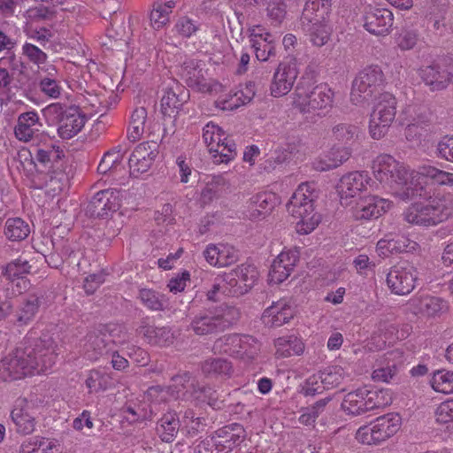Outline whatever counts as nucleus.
I'll use <instances>...</instances> for the list:
<instances>
[{"instance_id":"nucleus-56","label":"nucleus","mask_w":453,"mask_h":453,"mask_svg":"<svg viewBox=\"0 0 453 453\" xmlns=\"http://www.w3.org/2000/svg\"><path fill=\"white\" fill-rule=\"evenodd\" d=\"M434 418L437 424L446 425L453 422V403L448 399L441 403L434 411Z\"/></svg>"},{"instance_id":"nucleus-2","label":"nucleus","mask_w":453,"mask_h":453,"mask_svg":"<svg viewBox=\"0 0 453 453\" xmlns=\"http://www.w3.org/2000/svg\"><path fill=\"white\" fill-rule=\"evenodd\" d=\"M371 169L373 178L393 196L408 200L419 195L418 184L414 183V173H409L406 167L391 155L375 157Z\"/></svg>"},{"instance_id":"nucleus-49","label":"nucleus","mask_w":453,"mask_h":453,"mask_svg":"<svg viewBox=\"0 0 453 453\" xmlns=\"http://www.w3.org/2000/svg\"><path fill=\"white\" fill-rule=\"evenodd\" d=\"M332 400L331 397H326L317 401L311 406L303 408L302 414L298 418L300 424L303 426H313L319 416L325 411L327 403Z\"/></svg>"},{"instance_id":"nucleus-61","label":"nucleus","mask_w":453,"mask_h":453,"mask_svg":"<svg viewBox=\"0 0 453 453\" xmlns=\"http://www.w3.org/2000/svg\"><path fill=\"white\" fill-rule=\"evenodd\" d=\"M201 368L205 375L216 376L225 372L226 361L223 358L208 359L202 364Z\"/></svg>"},{"instance_id":"nucleus-44","label":"nucleus","mask_w":453,"mask_h":453,"mask_svg":"<svg viewBox=\"0 0 453 453\" xmlns=\"http://www.w3.org/2000/svg\"><path fill=\"white\" fill-rule=\"evenodd\" d=\"M126 151L127 150L123 146L118 145L105 152L98 165V173L106 174L115 171L120 165Z\"/></svg>"},{"instance_id":"nucleus-27","label":"nucleus","mask_w":453,"mask_h":453,"mask_svg":"<svg viewBox=\"0 0 453 453\" xmlns=\"http://www.w3.org/2000/svg\"><path fill=\"white\" fill-rule=\"evenodd\" d=\"M228 352L242 359L255 358L259 350V342L250 335L231 334L228 335Z\"/></svg>"},{"instance_id":"nucleus-12","label":"nucleus","mask_w":453,"mask_h":453,"mask_svg":"<svg viewBox=\"0 0 453 453\" xmlns=\"http://www.w3.org/2000/svg\"><path fill=\"white\" fill-rule=\"evenodd\" d=\"M363 26L366 31L375 35H388L394 24V14L388 8L367 5L362 16Z\"/></svg>"},{"instance_id":"nucleus-53","label":"nucleus","mask_w":453,"mask_h":453,"mask_svg":"<svg viewBox=\"0 0 453 453\" xmlns=\"http://www.w3.org/2000/svg\"><path fill=\"white\" fill-rule=\"evenodd\" d=\"M417 302L419 311H442L449 309L448 303L436 296L421 295Z\"/></svg>"},{"instance_id":"nucleus-6","label":"nucleus","mask_w":453,"mask_h":453,"mask_svg":"<svg viewBox=\"0 0 453 453\" xmlns=\"http://www.w3.org/2000/svg\"><path fill=\"white\" fill-rule=\"evenodd\" d=\"M396 113V99L388 92L380 94L374 98L369 119L368 132L374 140L383 138L388 132Z\"/></svg>"},{"instance_id":"nucleus-10","label":"nucleus","mask_w":453,"mask_h":453,"mask_svg":"<svg viewBox=\"0 0 453 453\" xmlns=\"http://www.w3.org/2000/svg\"><path fill=\"white\" fill-rule=\"evenodd\" d=\"M392 208V201L369 194L356 199L355 203L349 206V212L357 220H371L379 219Z\"/></svg>"},{"instance_id":"nucleus-34","label":"nucleus","mask_w":453,"mask_h":453,"mask_svg":"<svg viewBox=\"0 0 453 453\" xmlns=\"http://www.w3.org/2000/svg\"><path fill=\"white\" fill-rule=\"evenodd\" d=\"M34 152H30L32 159L35 164H40L45 169H50L57 163L63 156V150L53 142H43L38 144L34 149Z\"/></svg>"},{"instance_id":"nucleus-7","label":"nucleus","mask_w":453,"mask_h":453,"mask_svg":"<svg viewBox=\"0 0 453 453\" xmlns=\"http://www.w3.org/2000/svg\"><path fill=\"white\" fill-rule=\"evenodd\" d=\"M334 102L331 88L321 83L316 86H298L293 94V104L303 112L327 111Z\"/></svg>"},{"instance_id":"nucleus-30","label":"nucleus","mask_w":453,"mask_h":453,"mask_svg":"<svg viewBox=\"0 0 453 453\" xmlns=\"http://www.w3.org/2000/svg\"><path fill=\"white\" fill-rule=\"evenodd\" d=\"M349 157V151L345 147H333L326 153L318 157L312 162L315 170L325 172L339 167Z\"/></svg>"},{"instance_id":"nucleus-45","label":"nucleus","mask_w":453,"mask_h":453,"mask_svg":"<svg viewBox=\"0 0 453 453\" xmlns=\"http://www.w3.org/2000/svg\"><path fill=\"white\" fill-rule=\"evenodd\" d=\"M85 383L90 393L105 391L113 386L111 375L100 370H91Z\"/></svg>"},{"instance_id":"nucleus-28","label":"nucleus","mask_w":453,"mask_h":453,"mask_svg":"<svg viewBox=\"0 0 453 453\" xmlns=\"http://www.w3.org/2000/svg\"><path fill=\"white\" fill-rule=\"evenodd\" d=\"M295 219V228L298 234L305 235L312 233L322 220L321 214L315 207L288 211Z\"/></svg>"},{"instance_id":"nucleus-33","label":"nucleus","mask_w":453,"mask_h":453,"mask_svg":"<svg viewBox=\"0 0 453 453\" xmlns=\"http://www.w3.org/2000/svg\"><path fill=\"white\" fill-rule=\"evenodd\" d=\"M414 183L418 184V188H419L418 196L422 195L421 191L423 189L418 182L420 177H425L430 180L434 184L439 186L453 187V173L439 169L431 165H424L420 166L418 171L414 173Z\"/></svg>"},{"instance_id":"nucleus-18","label":"nucleus","mask_w":453,"mask_h":453,"mask_svg":"<svg viewBox=\"0 0 453 453\" xmlns=\"http://www.w3.org/2000/svg\"><path fill=\"white\" fill-rule=\"evenodd\" d=\"M258 278V272L254 265H242L228 273V293L242 296L247 293Z\"/></svg>"},{"instance_id":"nucleus-23","label":"nucleus","mask_w":453,"mask_h":453,"mask_svg":"<svg viewBox=\"0 0 453 453\" xmlns=\"http://www.w3.org/2000/svg\"><path fill=\"white\" fill-rule=\"evenodd\" d=\"M111 331L107 326H103L87 334L84 348L89 359H97L107 352L111 343L116 342Z\"/></svg>"},{"instance_id":"nucleus-1","label":"nucleus","mask_w":453,"mask_h":453,"mask_svg":"<svg viewBox=\"0 0 453 453\" xmlns=\"http://www.w3.org/2000/svg\"><path fill=\"white\" fill-rule=\"evenodd\" d=\"M24 348H17L3 358L0 379L15 380L50 370L56 361V343L52 335L43 333L39 338L26 340Z\"/></svg>"},{"instance_id":"nucleus-3","label":"nucleus","mask_w":453,"mask_h":453,"mask_svg":"<svg viewBox=\"0 0 453 453\" xmlns=\"http://www.w3.org/2000/svg\"><path fill=\"white\" fill-rule=\"evenodd\" d=\"M453 214V193L438 191L426 202L410 204L403 211V219L411 225L434 226Z\"/></svg>"},{"instance_id":"nucleus-35","label":"nucleus","mask_w":453,"mask_h":453,"mask_svg":"<svg viewBox=\"0 0 453 453\" xmlns=\"http://www.w3.org/2000/svg\"><path fill=\"white\" fill-rule=\"evenodd\" d=\"M167 88L161 99V111L165 116L175 117L188 98V92L180 87Z\"/></svg>"},{"instance_id":"nucleus-4","label":"nucleus","mask_w":453,"mask_h":453,"mask_svg":"<svg viewBox=\"0 0 453 453\" xmlns=\"http://www.w3.org/2000/svg\"><path fill=\"white\" fill-rule=\"evenodd\" d=\"M401 426V416L395 412H389L359 426L354 437L361 445L380 446L395 436Z\"/></svg>"},{"instance_id":"nucleus-37","label":"nucleus","mask_w":453,"mask_h":453,"mask_svg":"<svg viewBox=\"0 0 453 453\" xmlns=\"http://www.w3.org/2000/svg\"><path fill=\"white\" fill-rule=\"evenodd\" d=\"M42 71L46 73L45 77H41L39 81L40 91L46 96L57 99L60 96L62 88L59 81L57 79L58 70L55 65H48L41 67Z\"/></svg>"},{"instance_id":"nucleus-29","label":"nucleus","mask_w":453,"mask_h":453,"mask_svg":"<svg viewBox=\"0 0 453 453\" xmlns=\"http://www.w3.org/2000/svg\"><path fill=\"white\" fill-rule=\"evenodd\" d=\"M274 357L276 358H288L293 356H301L304 352L305 344L296 335L280 336L273 341Z\"/></svg>"},{"instance_id":"nucleus-20","label":"nucleus","mask_w":453,"mask_h":453,"mask_svg":"<svg viewBox=\"0 0 453 453\" xmlns=\"http://www.w3.org/2000/svg\"><path fill=\"white\" fill-rule=\"evenodd\" d=\"M42 123L38 113L35 111H30L19 115L14 134L19 141L24 142L36 140L39 136L48 139V136L42 133Z\"/></svg>"},{"instance_id":"nucleus-60","label":"nucleus","mask_w":453,"mask_h":453,"mask_svg":"<svg viewBox=\"0 0 453 453\" xmlns=\"http://www.w3.org/2000/svg\"><path fill=\"white\" fill-rule=\"evenodd\" d=\"M327 390L326 385L322 383V376L320 372L311 375L305 381L303 393L305 395H315Z\"/></svg>"},{"instance_id":"nucleus-52","label":"nucleus","mask_w":453,"mask_h":453,"mask_svg":"<svg viewBox=\"0 0 453 453\" xmlns=\"http://www.w3.org/2000/svg\"><path fill=\"white\" fill-rule=\"evenodd\" d=\"M194 388L193 397L200 402H206L213 409H221L224 406V401H219V394L216 390L204 386L198 387L192 382Z\"/></svg>"},{"instance_id":"nucleus-11","label":"nucleus","mask_w":453,"mask_h":453,"mask_svg":"<svg viewBox=\"0 0 453 453\" xmlns=\"http://www.w3.org/2000/svg\"><path fill=\"white\" fill-rule=\"evenodd\" d=\"M298 74V64L295 59L280 62L273 75L270 84V95L273 97H281L288 94Z\"/></svg>"},{"instance_id":"nucleus-17","label":"nucleus","mask_w":453,"mask_h":453,"mask_svg":"<svg viewBox=\"0 0 453 453\" xmlns=\"http://www.w3.org/2000/svg\"><path fill=\"white\" fill-rule=\"evenodd\" d=\"M157 149L156 142H146L137 145L128 159L131 175L138 177L139 174L146 173L158 155Z\"/></svg>"},{"instance_id":"nucleus-62","label":"nucleus","mask_w":453,"mask_h":453,"mask_svg":"<svg viewBox=\"0 0 453 453\" xmlns=\"http://www.w3.org/2000/svg\"><path fill=\"white\" fill-rule=\"evenodd\" d=\"M207 262L214 266L223 267L226 265V255L222 254L219 248L214 245H209L203 251Z\"/></svg>"},{"instance_id":"nucleus-59","label":"nucleus","mask_w":453,"mask_h":453,"mask_svg":"<svg viewBox=\"0 0 453 453\" xmlns=\"http://www.w3.org/2000/svg\"><path fill=\"white\" fill-rule=\"evenodd\" d=\"M394 331H395V328L392 327L390 334H388V333H385L383 334H379L372 335L368 343L369 349L372 350V351H378V350H380V349L386 348V346L388 344L390 345L393 342H395V340L398 339V337L393 336Z\"/></svg>"},{"instance_id":"nucleus-40","label":"nucleus","mask_w":453,"mask_h":453,"mask_svg":"<svg viewBox=\"0 0 453 453\" xmlns=\"http://www.w3.org/2000/svg\"><path fill=\"white\" fill-rule=\"evenodd\" d=\"M193 331L198 335H204L223 330V316H208L207 314L196 318L191 324Z\"/></svg>"},{"instance_id":"nucleus-8","label":"nucleus","mask_w":453,"mask_h":453,"mask_svg":"<svg viewBox=\"0 0 453 453\" xmlns=\"http://www.w3.org/2000/svg\"><path fill=\"white\" fill-rule=\"evenodd\" d=\"M374 187L377 184L368 171L355 170L342 175L335 188L342 205L349 207L355 203V198H359L363 193Z\"/></svg>"},{"instance_id":"nucleus-13","label":"nucleus","mask_w":453,"mask_h":453,"mask_svg":"<svg viewBox=\"0 0 453 453\" xmlns=\"http://www.w3.org/2000/svg\"><path fill=\"white\" fill-rule=\"evenodd\" d=\"M122 194L117 189H104L97 192L89 201L86 211L93 218H106L110 212L120 207Z\"/></svg>"},{"instance_id":"nucleus-54","label":"nucleus","mask_w":453,"mask_h":453,"mask_svg":"<svg viewBox=\"0 0 453 453\" xmlns=\"http://www.w3.org/2000/svg\"><path fill=\"white\" fill-rule=\"evenodd\" d=\"M22 55L25 56L30 63L36 65L38 67L45 64L48 59V56L44 51L30 42H25L23 44Z\"/></svg>"},{"instance_id":"nucleus-41","label":"nucleus","mask_w":453,"mask_h":453,"mask_svg":"<svg viewBox=\"0 0 453 453\" xmlns=\"http://www.w3.org/2000/svg\"><path fill=\"white\" fill-rule=\"evenodd\" d=\"M147 119L148 113L144 107H137L133 111L127 128V139L130 142H134L142 136Z\"/></svg>"},{"instance_id":"nucleus-42","label":"nucleus","mask_w":453,"mask_h":453,"mask_svg":"<svg viewBox=\"0 0 453 453\" xmlns=\"http://www.w3.org/2000/svg\"><path fill=\"white\" fill-rule=\"evenodd\" d=\"M4 234L12 242H20L29 235L30 226L20 218H10L5 221Z\"/></svg>"},{"instance_id":"nucleus-50","label":"nucleus","mask_w":453,"mask_h":453,"mask_svg":"<svg viewBox=\"0 0 453 453\" xmlns=\"http://www.w3.org/2000/svg\"><path fill=\"white\" fill-rule=\"evenodd\" d=\"M196 81L188 82L187 85L202 93H209L211 95H218L224 91V86L214 80L207 81L204 77L203 70L200 72V75H196L194 78Z\"/></svg>"},{"instance_id":"nucleus-22","label":"nucleus","mask_w":453,"mask_h":453,"mask_svg":"<svg viewBox=\"0 0 453 453\" xmlns=\"http://www.w3.org/2000/svg\"><path fill=\"white\" fill-rule=\"evenodd\" d=\"M136 332L149 344L158 347H168L173 344L180 335L179 329L173 330L165 326L154 327L144 323L136 329Z\"/></svg>"},{"instance_id":"nucleus-21","label":"nucleus","mask_w":453,"mask_h":453,"mask_svg":"<svg viewBox=\"0 0 453 453\" xmlns=\"http://www.w3.org/2000/svg\"><path fill=\"white\" fill-rule=\"evenodd\" d=\"M403 359V352L394 349L387 352L376 361V368L372 372V379L378 382L388 383L398 372Z\"/></svg>"},{"instance_id":"nucleus-38","label":"nucleus","mask_w":453,"mask_h":453,"mask_svg":"<svg viewBox=\"0 0 453 453\" xmlns=\"http://www.w3.org/2000/svg\"><path fill=\"white\" fill-rule=\"evenodd\" d=\"M319 372L327 390L337 388L351 380L348 371L340 365H329Z\"/></svg>"},{"instance_id":"nucleus-51","label":"nucleus","mask_w":453,"mask_h":453,"mask_svg":"<svg viewBox=\"0 0 453 453\" xmlns=\"http://www.w3.org/2000/svg\"><path fill=\"white\" fill-rule=\"evenodd\" d=\"M431 119L429 113L425 112L424 114L418 115L417 119H414L413 121L406 127V138L412 141L421 137L426 131H428Z\"/></svg>"},{"instance_id":"nucleus-26","label":"nucleus","mask_w":453,"mask_h":453,"mask_svg":"<svg viewBox=\"0 0 453 453\" xmlns=\"http://www.w3.org/2000/svg\"><path fill=\"white\" fill-rule=\"evenodd\" d=\"M319 197V191L313 182H303L295 190L287 203V210L293 211L315 207V202Z\"/></svg>"},{"instance_id":"nucleus-36","label":"nucleus","mask_w":453,"mask_h":453,"mask_svg":"<svg viewBox=\"0 0 453 453\" xmlns=\"http://www.w3.org/2000/svg\"><path fill=\"white\" fill-rule=\"evenodd\" d=\"M180 426L176 412H167L157 423V434L165 442H172L176 438Z\"/></svg>"},{"instance_id":"nucleus-64","label":"nucleus","mask_w":453,"mask_h":453,"mask_svg":"<svg viewBox=\"0 0 453 453\" xmlns=\"http://www.w3.org/2000/svg\"><path fill=\"white\" fill-rule=\"evenodd\" d=\"M200 68L198 63L195 59H188L183 62L180 67V76L185 81L186 84L195 81L194 78L196 75H200Z\"/></svg>"},{"instance_id":"nucleus-24","label":"nucleus","mask_w":453,"mask_h":453,"mask_svg":"<svg viewBox=\"0 0 453 453\" xmlns=\"http://www.w3.org/2000/svg\"><path fill=\"white\" fill-rule=\"evenodd\" d=\"M419 75L432 90H441L452 81L453 68H445L437 64H433L421 67Z\"/></svg>"},{"instance_id":"nucleus-57","label":"nucleus","mask_w":453,"mask_h":453,"mask_svg":"<svg viewBox=\"0 0 453 453\" xmlns=\"http://www.w3.org/2000/svg\"><path fill=\"white\" fill-rule=\"evenodd\" d=\"M357 127L355 126L341 123L333 127L332 135L335 141L341 143H347L353 139Z\"/></svg>"},{"instance_id":"nucleus-5","label":"nucleus","mask_w":453,"mask_h":453,"mask_svg":"<svg viewBox=\"0 0 453 453\" xmlns=\"http://www.w3.org/2000/svg\"><path fill=\"white\" fill-rule=\"evenodd\" d=\"M42 111L49 125H58V134L64 140L75 136L85 125V117L76 107L51 104Z\"/></svg>"},{"instance_id":"nucleus-31","label":"nucleus","mask_w":453,"mask_h":453,"mask_svg":"<svg viewBox=\"0 0 453 453\" xmlns=\"http://www.w3.org/2000/svg\"><path fill=\"white\" fill-rule=\"evenodd\" d=\"M342 411L349 416H360L368 412L365 387L346 394L341 404Z\"/></svg>"},{"instance_id":"nucleus-43","label":"nucleus","mask_w":453,"mask_h":453,"mask_svg":"<svg viewBox=\"0 0 453 453\" xmlns=\"http://www.w3.org/2000/svg\"><path fill=\"white\" fill-rule=\"evenodd\" d=\"M331 1L308 0L302 14V22L312 21L313 16H317L319 19H327L331 11Z\"/></svg>"},{"instance_id":"nucleus-16","label":"nucleus","mask_w":453,"mask_h":453,"mask_svg":"<svg viewBox=\"0 0 453 453\" xmlns=\"http://www.w3.org/2000/svg\"><path fill=\"white\" fill-rule=\"evenodd\" d=\"M203 138L208 150L217 165L226 162V134L213 122L207 123L203 129Z\"/></svg>"},{"instance_id":"nucleus-63","label":"nucleus","mask_w":453,"mask_h":453,"mask_svg":"<svg viewBox=\"0 0 453 453\" xmlns=\"http://www.w3.org/2000/svg\"><path fill=\"white\" fill-rule=\"evenodd\" d=\"M173 381V387L179 392L180 389L179 387H181L183 389H186L187 392H190V395L193 396L194 388L192 387V382L196 385V389L200 387L199 383L196 380V379L192 378L189 372H183L181 374H177L172 378Z\"/></svg>"},{"instance_id":"nucleus-48","label":"nucleus","mask_w":453,"mask_h":453,"mask_svg":"<svg viewBox=\"0 0 453 453\" xmlns=\"http://www.w3.org/2000/svg\"><path fill=\"white\" fill-rule=\"evenodd\" d=\"M430 384L432 388L442 394H453V372L438 370L434 372Z\"/></svg>"},{"instance_id":"nucleus-47","label":"nucleus","mask_w":453,"mask_h":453,"mask_svg":"<svg viewBox=\"0 0 453 453\" xmlns=\"http://www.w3.org/2000/svg\"><path fill=\"white\" fill-rule=\"evenodd\" d=\"M31 267L27 259L19 257L2 267L1 274L5 276L7 280L14 281L15 278L24 277V275L28 274Z\"/></svg>"},{"instance_id":"nucleus-46","label":"nucleus","mask_w":453,"mask_h":453,"mask_svg":"<svg viewBox=\"0 0 453 453\" xmlns=\"http://www.w3.org/2000/svg\"><path fill=\"white\" fill-rule=\"evenodd\" d=\"M368 411L381 409L390 405L393 402L392 391L388 388L369 390L365 387Z\"/></svg>"},{"instance_id":"nucleus-39","label":"nucleus","mask_w":453,"mask_h":453,"mask_svg":"<svg viewBox=\"0 0 453 453\" xmlns=\"http://www.w3.org/2000/svg\"><path fill=\"white\" fill-rule=\"evenodd\" d=\"M256 94V85L252 81L240 84L228 95V110L237 109L249 104Z\"/></svg>"},{"instance_id":"nucleus-58","label":"nucleus","mask_w":453,"mask_h":453,"mask_svg":"<svg viewBox=\"0 0 453 453\" xmlns=\"http://www.w3.org/2000/svg\"><path fill=\"white\" fill-rule=\"evenodd\" d=\"M224 185V178L222 176H213L211 181H208L204 188L202 190L201 198L203 203H210L219 193V186Z\"/></svg>"},{"instance_id":"nucleus-9","label":"nucleus","mask_w":453,"mask_h":453,"mask_svg":"<svg viewBox=\"0 0 453 453\" xmlns=\"http://www.w3.org/2000/svg\"><path fill=\"white\" fill-rule=\"evenodd\" d=\"M383 81V73L379 65H372L361 70L352 83L350 100L362 105L368 102Z\"/></svg>"},{"instance_id":"nucleus-25","label":"nucleus","mask_w":453,"mask_h":453,"mask_svg":"<svg viewBox=\"0 0 453 453\" xmlns=\"http://www.w3.org/2000/svg\"><path fill=\"white\" fill-rule=\"evenodd\" d=\"M280 203V197L272 191H261L254 195L249 203V217L251 219L265 218Z\"/></svg>"},{"instance_id":"nucleus-55","label":"nucleus","mask_w":453,"mask_h":453,"mask_svg":"<svg viewBox=\"0 0 453 453\" xmlns=\"http://www.w3.org/2000/svg\"><path fill=\"white\" fill-rule=\"evenodd\" d=\"M161 296L154 290L143 288L140 290L139 298L146 308L152 311L163 310Z\"/></svg>"},{"instance_id":"nucleus-32","label":"nucleus","mask_w":453,"mask_h":453,"mask_svg":"<svg viewBox=\"0 0 453 453\" xmlns=\"http://www.w3.org/2000/svg\"><path fill=\"white\" fill-rule=\"evenodd\" d=\"M306 27V33L313 46L322 47L328 42L332 28L326 19H319L313 16L312 21L303 23Z\"/></svg>"},{"instance_id":"nucleus-14","label":"nucleus","mask_w":453,"mask_h":453,"mask_svg":"<svg viewBox=\"0 0 453 453\" xmlns=\"http://www.w3.org/2000/svg\"><path fill=\"white\" fill-rule=\"evenodd\" d=\"M299 260L296 250L284 249L273 261L269 273L268 282L271 285H279L288 279Z\"/></svg>"},{"instance_id":"nucleus-19","label":"nucleus","mask_w":453,"mask_h":453,"mask_svg":"<svg viewBox=\"0 0 453 453\" xmlns=\"http://www.w3.org/2000/svg\"><path fill=\"white\" fill-rule=\"evenodd\" d=\"M35 411L32 403L26 398H18L11 411V418L17 433L27 435L35 429Z\"/></svg>"},{"instance_id":"nucleus-15","label":"nucleus","mask_w":453,"mask_h":453,"mask_svg":"<svg viewBox=\"0 0 453 453\" xmlns=\"http://www.w3.org/2000/svg\"><path fill=\"white\" fill-rule=\"evenodd\" d=\"M417 271L411 265H395L387 275V286L395 295H408L416 286Z\"/></svg>"}]
</instances>
